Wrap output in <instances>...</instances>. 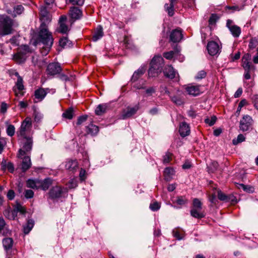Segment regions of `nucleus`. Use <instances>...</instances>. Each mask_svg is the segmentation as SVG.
Returning <instances> with one entry per match:
<instances>
[{
    "instance_id": "1",
    "label": "nucleus",
    "mask_w": 258,
    "mask_h": 258,
    "mask_svg": "<svg viewBox=\"0 0 258 258\" xmlns=\"http://www.w3.org/2000/svg\"><path fill=\"white\" fill-rule=\"evenodd\" d=\"M38 40L45 45L47 52L49 50L53 44V39L52 34L48 31L47 26L44 22H42L40 26ZM47 53V52H46L45 54Z\"/></svg>"
},
{
    "instance_id": "2",
    "label": "nucleus",
    "mask_w": 258,
    "mask_h": 258,
    "mask_svg": "<svg viewBox=\"0 0 258 258\" xmlns=\"http://www.w3.org/2000/svg\"><path fill=\"white\" fill-rule=\"evenodd\" d=\"M32 52L28 45H22L17 49V52L13 55V60L17 64H22L25 63L28 54Z\"/></svg>"
},
{
    "instance_id": "3",
    "label": "nucleus",
    "mask_w": 258,
    "mask_h": 258,
    "mask_svg": "<svg viewBox=\"0 0 258 258\" xmlns=\"http://www.w3.org/2000/svg\"><path fill=\"white\" fill-rule=\"evenodd\" d=\"M14 22L7 15H0V36H5L13 33Z\"/></svg>"
},
{
    "instance_id": "4",
    "label": "nucleus",
    "mask_w": 258,
    "mask_h": 258,
    "mask_svg": "<svg viewBox=\"0 0 258 258\" xmlns=\"http://www.w3.org/2000/svg\"><path fill=\"white\" fill-rule=\"evenodd\" d=\"M163 58L160 55L155 56L150 63V68L148 71L149 77H155L161 72L163 66Z\"/></svg>"
},
{
    "instance_id": "5",
    "label": "nucleus",
    "mask_w": 258,
    "mask_h": 258,
    "mask_svg": "<svg viewBox=\"0 0 258 258\" xmlns=\"http://www.w3.org/2000/svg\"><path fill=\"white\" fill-rule=\"evenodd\" d=\"M68 192V189L62 186L56 185L53 186L49 191L48 195L50 199L54 200L62 197Z\"/></svg>"
},
{
    "instance_id": "6",
    "label": "nucleus",
    "mask_w": 258,
    "mask_h": 258,
    "mask_svg": "<svg viewBox=\"0 0 258 258\" xmlns=\"http://www.w3.org/2000/svg\"><path fill=\"white\" fill-rule=\"evenodd\" d=\"M26 141L24 143L23 149H20L18 151V157L20 158L22 156H24L28 152H30L32 148L33 140L32 137L27 136H22Z\"/></svg>"
},
{
    "instance_id": "7",
    "label": "nucleus",
    "mask_w": 258,
    "mask_h": 258,
    "mask_svg": "<svg viewBox=\"0 0 258 258\" xmlns=\"http://www.w3.org/2000/svg\"><path fill=\"white\" fill-rule=\"evenodd\" d=\"M61 71L62 68L58 62H51L48 64L46 72L47 75L54 76L59 74Z\"/></svg>"
},
{
    "instance_id": "8",
    "label": "nucleus",
    "mask_w": 258,
    "mask_h": 258,
    "mask_svg": "<svg viewBox=\"0 0 258 258\" xmlns=\"http://www.w3.org/2000/svg\"><path fill=\"white\" fill-rule=\"evenodd\" d=\"M221 47L219 44L214 41H209L207 45V49L209 54L211 56H214L220 53Z\"/></svg>"
},
{
    "instance_id": "9",
    "label": "nucleus",
    "mask_w": 258,
    "mask_h": 258,
    "mask_svg": "<svg viewBox=\"0 0 258 258\" xmlns=\"http://www.w3.org/2000/svg\"><path fill=\"white\" fill-rule=\"evenodd\" d=\"M67 21V16L61 15L59 19L58 27L56 29V31L61 34H66L69 31L68 25L66 24Z\"/></svg>"
},
{
    "instance_id": "10",
    "label": "nucleus",
    "mask_w": 258,
    "mask_h": 258,
    "mask_svg": "<svg viewBox=\"0 0 258 258\" xmlns=\"http://www.w3.org/2000/svg\"><path fill=\"white\" fill-rule=\"evenodd\" d=\"M70 21L71 24L80 19L81 18V9L79 6H73L70 8L69 11Z\"/></svg>"
},
{
    "instance_id": "11",
    "label": "nucleus",
    "mask_w": 258,
    "mask_h": 258,
    "mask_svg": "<svg viewBox=\"0 0 258 258\" xmlns=\"http://www.w3.org/2000/svg\"><path fill=\"white\" fill-rule=\"evenodd\" d=\"M252 122V118L249 115H244L240 121V129L243 132L248 131L251 125Z\"/></svg>"
},
{
    "instance_id": "12",
    "label": "nucleus",
    "mask_w": 258,
    "mask_h": 258,
    "mask_svg": "<svg viewBox=\"0 0 258 258\" xmlns=\"http://www.w3.org/2000/svg\"><path fill=\"white\" fill-rule=\"evenodd\" d=\"M139 109V106L138 105H136L133 107H128L122 111L121 118L125 119L132 117L136 113Z\"/></svg>"
},
{
    "instance_id": "13",
    "label": "nucleus",
    "mask_w": 258,
    "mask_h": 258,
    "mask_svg": "<svg viewBox=\"0 0 258 258\" xmlns=\"http://www.w3.org/2000/svg\"><path fill=\"white\" fill-rule=\"evenodd\" d=\"M185 89L189 95L194 96H198L203 92L200 85H189L186 87Z\"/></svg>"
},
{
    "instance_id": "14",
    "label": "nucleus",
    "mask_w": 258,
    "mask_h": 258,
    "mask_svg": "<svg viewBox=\"0 0 258 258\" xmlns=\"http://www.w3.org/2000/svg\"><path fill=\"white\" fill-rule=\"evenodd\" d=\"M32 125L31 118L27 117L22 122L19 131V135L21 136H25L26 135V131L27 128L31 127Z\"/></svg>"
},
{
    "instance_id": "15",
    "label": "nucleus",
    "mask_w": 258,
    "mask_h": 258,
    "mask_svg": "<svg viewBox=\"0 0 258 258\" xmlns=\"http://www.w3.org/2000/svg\"><path fill=\"white\" fill-rule=\"evenodd\" d=\"M183 37L181 30L179 29L173 30L170 35V40L173 42H179Z\"/></svg>"
},
{
    "instance_id": "16",
    "label": "nucleus",
    "mask_w": 258,
    "mask_h": 258,
    "mask_svg": "<svg viewBox=\"0 0 258 258\" xmlns=\"http://www.w3.org/2000/svg\"><path fill=\"white\" fill-rule=\"evenodd\" d=\"M232 21L230 20L227 21V26L228 27L232 35L235 37L239 36L241 33V29L240 27L236 25H231Z\"/></svg>"
},
{
    "instance_id": "17",
    "label": "nucleus",
    "mask_w": 258,
    "mask_h": 258,
    "mask_svg": "<svg viewBox=\"0 0 258 258\" xmlns=\"http://www.w3.org/2000/svg\"><path fill=\"white\" fill-rule=\"evenodd\" d=\"M179 132L182 137L187 136L190 134V127L188 124L185 122H182L179 125Z\"/></svg>"
},
{
    "instance_id": "18",
    "label": "nucleus",
    "mask_w": 258,
    "mask_h": 258,
    "mask_svg": "<svg viewBox=\"0 0 258 258\" xmlns=\"http://www.w3.org/2000/svg\"><path fill=\"white\" fill-rule=\"evenodd\" d=\"M6 222L3 217H0V235L3 236H9L11 235V231L5 227Z\"/></svg>"
},
{
    "instance_id": "19",
    "label": "nucleus",
    "mask_w": 258,
    "mask_h": 258,
    "mask_svg": "<svg viewBox=\"0 0 258 258\" xmlns=\"http://www.w3.org/2000/svg\"><path fill=\"white\" fill-rule=\"evenodd\" d=\"M52 179L49 177L45 178L43 180H39V186H38V187L39 189L46 191L52 184Z\"/></svg>"
},
{
    "instance_id": "20",
    "label": "nucleus",
    "mask_w": 258,
    "mask_h": 258,
    "mask_svg": "<svg viewBox=\"0 0 258 258\" xmlns=\"http://www.w3.org/2000/svg\"><path fill=\"white\" fill-rule=\"evenodd\" d=\"M48 90V88L44 89L43 88H39L36 89L34 92L35 98L40 100H43L47 94Z\"/></svg>"
},
{
    "instance_id": "21",
    "label": "nucleus",
    "mask_w": 258,
    "mask_h": 258,
    "mask_svg": "<svg viewBox=\"0 0 258 258\" xmlns=\"http://www.w3.org/2000/svg\"><path fill=\"white\" fill-rule=\"evenodd\" d=\"M103 28L100 25H99L94 31L92 40L94 42H96L100 39L103 37Z\"/></svg>"
},
{
    "instance_id": "22",
    "label": "nucleus",
    "mask_w": 258,
    "mask_h": 258,
    "mask_svg": "<svg viewBox=\"0 0 258 258\" xmlns=\"http://www.w3.org/2000/svg\"><path fill=\"white\" fill-rule=\"evenodd\" d=\"M1 170L3 171H5L6 169L11 173H13L15 170V167L14 164L11 162H8L7 163L6 160H3L1 163Z\"/></svg>"
},
{
    "instance_id": "23",
    "label": "nucleus",
    "mask_w": 258,
    "mask_h": 258,
    "mask_svg": "<svg viewBox=\"0 0 258 258\" xmlns=\"http://www.w3.org/2000/svg\"><path fill=\"white\" fill-rule=\"evenodd\" d=\"M31 166L30 157L29 156H25L23 158L21 169L23 172L27 171Z\"/></svg>"
},
{
    "instance_id": "24",
    "label": "nucleus",
    "mask_w": 258,
    "mask_h": 258,
    "mask_svg": "<svg viewBox=\"0 0 258 258\" xmlns=\"http://www.w3.org/2000/svg\"><path fill=\"white\" fill-rule=\"evenodd\" d=\"M65 167L67 170L74 172L78 168V163L76 160H69L66 162Z\"/></svg>"
},
{
    "instance_id": "25",
    "label": "nucleus",
    "mask_w": 258,
    "mask_h": 258,
    "mask_svg": "<svg viewBox=\"0 0 258 258\" xmlns=\"http://www.w3.org/2000/svg\"><path fill=\"white\" fill-rule=\"evenodd\" d=\"M134 87L138 89H145V93L147 95V96H151L153 93H154L156 92V88L155 87H151L145 89V87H144L143 85H139L138 83L135 84Z\"/></svg>"
},
{
    "instance_id": "26",
    "label": "nucleus",
    "mask_w": 258,
    "mask_h": 258,
    "mask_svg": "<svg viewBox=\"0 0 258 258\" xmlns=\"http://www.w3.org/2000/svg\"><path fill=\"white\" fill-rule=\"evenodd\" d=\"M164 75L170 79H173L175 77L176 72L171 66L166 67L164 70Z\"/></svg>"
},
{
    "instance_id": "27",
    "label": "nucleus",
    "mask_w": 258,
    "mask_h": 258,
    "mask_svg": "<svg viewBox=\"0 0 258 258\" xmlns=\"http://www.w3.org/2000/svg\"><path fill=\"white\" fill-rule=\"evenodd\" d=\"M109 109V105L107 104H101L98 105L95 109V113L98 115H101L106 113Z\"/></svg>"
},
{
    "instance_id": "28",
    "label": "nucleus",
    "mask_w": 258,
    "mask_h": 258,
    "mask_svg": "<svg viewBox=\"0 0 258 258\" xmlns=\"http://www.w3.org/2000/svg\"><path fill=\"white\" fill-rule=\"evenodd\" d=\"M14 240L12 238L6 237L3 239V245L4 249L8 251L12 248Z\"/></svg>"
},
{
    "instance_id": "29",
    "label": "nucleus",
    "mask_w": 258,
    "mask_h": 258,
    "mask_svg": "<svg viewBox=\"0 0 258 258\" xmlns=\"http://www.w3.org/2000/svg\"><path fill=\"white\" fill-rule=\"evenodd\" d=\"M172 234L174 237L178 240L182 239L184 237V231L183 229L176 228L173 229Z\"/></svg>"
},
{
    "instance_id": "30",
    "label": "nucleus",
    "mask_w": 258,
    "mask_h": 258,
    "mask_svg": "<svg viewBox=\"0 0 258 258\" xmlns=\"http://www.w3.org/2000/svg\"><path fill=\"white\" fill-rule=\"evenodd\" d=\"M144 68H140L137 71H135L132 76V81L136 82L137 81L145 72Z\"/></svg>"
},
{
    "instance_id": "31",
    "label": "nucleus",
    "mask_w": 258,
    "mask_h": 258,
    "mask_svg": "<svg viewBox=\"0 0 258 258\" xmlns=\"http://www.w3.org/2000/svg\"><path fill=\"white\" fill-rule=\"evenodd\" d=\"M39 180L36 179H28L26 181V186L27 187L31 188L33 189H38L39 188L38 186H39Z\"/></svg>"
},
{
    "instance_id": "32",
    "label": "nucleus",
    "mask_w": 258,
    "mask_h": 258,
    "mask_svg": "<svg viewBox=\"0 0 258 258\" xmlns=\"http://www.w3.org/2000/svg\"><path fill=\"white\" fill-rule=\"evenodd\" d=\"M34 225V221L32 219H28L27 221L26 225L23 227V232L25 234H28L32 230Z\"/></svg>"
},
{
    "instance_id": "33",
    "label": "nucleus",
    "mask_w": 258,
    "mask_h": 258,
    "mask_svg": "<svg viewBox=\"0 0 258 258\" xmlns=\"http://www.w3.org/2000/svg\"><path fill=\"white\" fill-rule=\"evenodd\" d=\"M98 127L92 123L90 124L88 126H86V132L88 134L95 135L98 133Z\"/></svg>"
},
{
    "instance_id": "34",
    "label": "nucleus",
    "mask_w": 258,
    "mask_h": 258,
    "mask_svg": "<svg viewBox=\"0 0 258 258\" xmlns=\"http://www.w3.org/2000/svg\"><path fill=\"white\" fill-rule=\"evenodd\" d=\"M174 173V171L172 168L166 167L164 171V175L165 180H170Z\"/></svg>"
},
{
    "instance_id": "35",
    "label": "nucleus",
    "mask_w": 258,
    "mask_h": 258,
    "mask_svg": "<svg viewBox=\"0 0 258 258\" xmlns=\"http://www.w3.org/2000/svg\"><path fill=\"white\" fill-rule=\"evenodd\" d=\"M13 207L15 208L18 212H19L22 215H25L27 213L26 208L25 207L22 206L20 203L18 201H16V204L13 206Z\"/></svg>"
},
{
    "instance_id": "36",
    "label": "nucleus",
    "mask_w": 258,
    "mask_h": 258,
    "mask_svg": "<svg viewBox=\"0 0 258 258\" xmlns=\"http://www.w3.org/2000/svg\"><path fill=\"white\" fill-rule=\"evenodd\" d=\"M74 114V109L71 107L64 111L62 113V116L66 119H71L73 117Z\"/></svg>"
},
{
    "instance_id": "37",
    "label": "nucleus",
    "mask_w": 258,
    "mask_h": 258,
    "mask_svg": "<svg viewBox=\"0 0 258 258\" xmlns=\"http://www.w3.org/2000/svg\"><path fill=\"white\" fill-rule=\"evenodd\" d=\"M24 11V8L22 5H17L14 7L13 11V17L15 18L17 15H21Z\"/></svg>"
},
{
    "instance_id": "38",
    "label": "nucleus",
    "mask_w": 258,
    "mask_h": 258,
    "mask_svg": "<svg viewBox=\"0 0 258 258\" xmlns=\"http://www.w3.org/2000/svg\"><path fill=\"white\" fill-rule=\"evenodd\" d=\"M201 210L192 208L190 210V214L193 217H195L196 218H203L205 216V215L202 212H201Z\"/></svg>"
},
{
    "instance_id": "39",
    "label": "nucleus",
    "mask_w": 258,
    "mask_h": 258,
    "mask_svg": "<svg viewBox=\"0 0 258 258\" xmlns=\"http://www.w3.org/2000/svg\"><path fill=\"white\" fill-rule=\"evenodd\" d=\"M179 52L180 49L176 48L174 51H170L169 52L164 53L163 56L167 59H171L176 54H178Z\"/></svg>"
},
{
    "instance_id": "40",
    "label": "nucleus",
    "mask_w": 258,
    "mask_h": 258,
    "mask_svg": "<svg viewBox=\"0 0 258 258\" xmlns=\"http://www.w3.org/2000/svg\"><path fill=\"white\" fill-rule=\"evenodd\" d=\"M242 63L244 71L254 70L255 67L252 65L250 61H242Z\"/></svg>"
},
{
    "instance_id": "41",
    "label": "nucleus",
    "mask_w": 258,
    "mask_h": 258,
    "mask_svg": "<svg viewBox=\"0 0 258 258\" xmlns=\"http://www.w3.org/2000/svg\"><path fill=\"white\" fill-rule=\"evenodd\" d=\"M187 200L185 197L179 196L177 198L176 201H173V203H176L177 204L182 206L187 203Z\"/></svg>"
},
{
    "instance_id": "42",
    "label": "nucleus",
    "mask_w": 258,
    "mask_h": 258,
    "mask_svg": "<svg viewBox=\"0 0 258 258\" xmlns=\"http://www.w3.org/2000/svg\"><path fill=\"white\" fill-rule=\"evenodd\" d=\"M7 134L8 136L12 137L15 133V128L14 125L9 124L8 125L6 130Z\"/></svg>"
},
{
    "instance_id": "43",
    "label": "nucleus",
    "mask_w": 258,
    "mask_h": 258,
    "mask_svg": "<svg viewBox=\"0 0 258 258\" xmlns=\"http://www.w3.org/2000/svg\"><path fill=\"white\" fill-rule=\"evenodd\" d=\"M23 79L20 76H18L16 82L17 89L21 92L24 89V86L23 84Z\"/></svg>"
},
{
    "instance_id": "44",
    "label": "nucleus",
    "mask_w": 258,
    "mask_h": 258,
    "mask_svg": "<svg viewBox=\"0 0 258 258\" xmlns=\"http://www.w3.org/2000/svg\"><path fill=\"white\" fill-rule=\"evenodd\" d=\"M245 139V138L243 135L239 134L237 136V138L233 139L232 143H233V145H236L239 143H240L244 141Z\"/></svg>"
},
{
    "instance_id": "45",
    "label": "nucleus",
    "mask_w": 258,
    "mask_h": 258,
    "mask_svg": "<svg viewBox=\"0 0 258 258\" xmlns=\"http://www.w3.org/2000/svg\"><path fill=\"white\" fill-rule=\"evenodd\" d=\"M171 100L176 105H180L183 103L182 99L178 96H174L170 97Z\"/></svg>"
},
{
    "instance_id": "46",
    "label": "nucleus",
    "mask_w": 258,
    "mask_h": 258,
    "mask_svg": "<svg viewBox=\"0 0 258 258\" xmlns=\"http://www.w3.org/2000/svg\"><path fill=\"white\" fill-rule=\"evenodd\" d=\"M202 202L198 199H194L193 200V208L202 210Z\"/></svg>"
},
{
    "instance_id": "47",
    "label": "nucleus",
    "mask_w": 258,
    "mask_h": 258,
    "mask_svg": "<svg viewBox=\"0 0 258 258\" xmlns=\"http://www.w3.org/2000/svg\"><path fill=\"white\" fill-rule=\"evenodd\" d=\"M258 45V39L256 38H253L250 39L249 43V48L254 49Z\"/></svg>"
},
{
    "instance_id": "48",
    "label": "nucleus",
    "mask_w": 258,
    "mask_h": 258,
    "mask_svg": "<svg viewBox=\"0 0 258 258\" xmlns=\"http://www.w3.org/2000/svg\"><path fill=\"white\" fill-rule=\"evenodd\" d=\"M160 208V204L157 202L150 204V209L153 211H157Z\"/></svg>"
},
{
    "instance_id": "49",
    "label": "nucleus",
    "mask_w": 258,
    "mask_h": 258,
    "mask_svg": "<svg viewBox=\"0 0 258 258\" xmlns=\"http://www.w3.org/2000/svg\"><path fill=\"white\" fill-rule=\"evenodd\" d=\"M174 6L171 5L168 6V5L167 4L165 5V8L169 16H172L174 15Z\"/></svg>"
},
{
    "instance_id": "50",
    "label": "nucleus",
    "mask_w": 258,
    "mask_h": 258,
    "mask_svg": "<svg viewBox=\"0 0 258 258\" xmlns=\"http://www.w3.org/2000/svg\"><path fill=\"white\" fill-rule=\"evenodd\" d=\"M218 199L223 201H228V197L224 193H223L221 190H218Z\"/></svg>"
},
{
    "instance_id": "51",
    "label": "nucleus",
    "mask_w": 258,
    "mask_h": 258,
    "mask_svg": "<svg viewBox=\"0 0 258 258\" xmlns=\"http://www.w3.org/2000/svg\"><path fill=\"white\" fill-rule=\"evenodd\" d=\"M69 42V40L67 37H62L60 38L59 40V45L62 48H64L67 45V43Z\"/></svg>"
},
{
    "instance_id": "52",
    "label": "nucleus",
    "mask_w": 258,
    "mask_h": 258,
    "mask_svg": "<svg viewBox=\"0 0 258 258\" xmlns=\"http://www.w3.org/2000/svg\"><path fill=\"white\" fill-rule=\"evenodd\" d=\"M34 191L31 189H26L24 192L25 197L27 199H31L34 197Z\"/></svg>"
},
{
    "instance_id": "53",
    "label": "nucleus",
    "mask_w": 258,
    "mask_h": 258,
    "mask_svg": "<svg viewBox=\"0 0 258 258\" xmlns=\"http://www.w3.org/2000/svg\"><path fill=\"white\" fill-rule=\"evenodd\" d=\"M216 117L215 116L211 117V118H207L205 119V122L208 124L210 126L213 125L216 122Z\"/></svg>"
},
{
    "instance_id": "54",
    "label": "nucleus",
    "mask_w": 258,
    "mask_h": 258,
    "mask_svg": "<svg viewBox=\"0 0 258 258\" xmlns=\"http://www.w3.org/2000/svg\"><path fill=\"white\" fill-rule=\"evenodd\" d=\"M15 192L13 189H10L7 192V197L9 200L12 201L14 199Z\"/></svg>"
},
{
    "instance_id": "55",
    "label": "nucleus",
    "mask_w": 258,
    "mask_h": 258,
    "mask_svg": "<svg viewBox=\"0 0 258 258\" xmlns=\"http://www.w3.org/2000/svg\"><path fill=\"white\" fill-rule=\"evenodd\" d=\"M172 154L170 153H167L165 156L163 157V163L164 164H167L169 163L171 159Z\"/></svg>"
},
{
    "instance_id": "56",
    "label": "nucleus",
    "mask_w": 258,
    "mask_h": 258,
    "mask_svg": "<svg viewBox=\"0 0 258 258\" xmlns=\"http://www.w3.org/2000/svg\"><path fill=\"white\" fill-rule=\"evenodd\" d=\"M206 76V73L204 71H201L197 74L195 78L197 80L202 79Z\"/></svg>"
},
{
    "instance_id": "57",
    "label": "nucleus",
    "mask_w": 258,
    "mask_h": 258,
    "mask_svg": "<svg viewBox=\"0 0 258 258\" xmlns=\"http://www.w3.org/2000/svg\"><path fill=\"white\" fill-rule=\"evenodd\" d=\"M240 187L244 190L248 192H252L253 188L251 186H246L243 184H240Z\"/></svg>"
},
{
    "instance_id": "58",
    "label": "nucleus",
    "mask_w": 258,
    "mask_h": 258,
    "mask_svg": "<svg viewBox=\"0 0 258 258\" xmlns=\"http://www.w3.org/2000/svg\"><path fill=\"white\" fill-rule=\"evenodd\" d=\"M8 108L7 104L4 102H2L1 105L0 111L2 113H5L6 112Z\"/></svg>"
},
{
    "instance_id": "59",
    "label": "nucleus",
    "mask_w": 258,
    "mask_h": 258,
    "mask_svg": "<svg viewBox=\"0 0 258 258\" xmlns=\"http://www.w3.org/2000/svg\"><path fill=\"white\" fill-rule=\"evenodd\" d=\"M58 75V77L61 81L67 82L69 80V77L67 75H65L64 74H63V73L60 74V73Z\"/></svg>"
},
{
    "instance_id": "60",
    "label": "nucleus",
    "mask_w": 258,
    "mask_h": 258,
    "mask_svg": "<svg viewBox=\"0 0 258 258\" xmlns=\"http://www.w3.org/2000/svg\"><path fill=\"white\" fill-rule=\"evenodd\" d=\"M82 155L84 157V164L86 166H89L90 165L89 161H88V156L86 152L82 153Z\"/></svg>"
},
{
    "instance_id": "61",
    "label": "nucleus",
    "mask_w": 258,
    "mask_h": 258,
    "mask_svg": "<svg viewBox=\"0 0 258 258\" xmlns=\"http://www.w3.org/2000/svg\"><path fill=\"white\" fill-rule=\"evenodd\" d=\"M34 115L35 121L37 122L40 121V120L42 118V117L38 113L35 111L34 112Z\"/></svg>"
},
{
    "instance_id": "62",
    "label": "nucleus",
    "mask_w": 258,
    "mask_h": 258,
    "mask_svg": "<svg viewBox=\"0 0 258 258\" xmlns=\"http://www.w3.org/2000/svg\"><path fill=\"white\" fill-rule=\"evenodd\" d=\"M242 89L241 88H239L237 91H236V92L235 93L234 95V96L235 98H238L239 97L242 93Z\"/></svg>"
},
{
    "instance_id": "63",
    "label": "nucleus",
    "mask_w": 258,
    "mask_h": 258,
    "mask_svg": "<svg viewBox=\"0 0 258 258\" xmlns=\"http://www.w3.org/2000/svg\"><path fill=\"white\" fill-rule=\"evenodd\" d=\"M28 104L27 102L20 101L18 106H20V108L24 109L27 107Z\"/></svg>"
},
{
    "instance_id": "64",
    "label": "nucleus",
    "mask_w": 258,
    "mask_h": 258,
    "mask_svg": "<svg viewBox=\"0 0 258 258\" xmlns=\"http://www.w3.org/2000/svg\"><path fill=\"white\" fill-rule=\"evenodd\" d=\"M252 99L255 107L258 110V95H254Z\"/></svg>"
}]
</instances>
